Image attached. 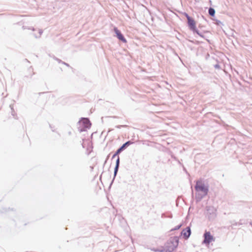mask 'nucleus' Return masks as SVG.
<instances>
[{"label":"nucleus","mask_w":252,"mask_h":252,"mask_svg":"<svg viewBox=\"0 0 252 252\" xmlns=\"http://www.w3.org/2000/svg\"><path fill=\"white\" fill-rule=\"evenodd\" d=\"M179 244V238L177 236L170 237L164 244L161 252H172L176 249Z\"/></svg>","instance_id":"nucleus-1"},{"label":"nucleus","mask_w":252,"mask_h":252,"mask_svg":"<svg viewBox=\"0 0 252 252\" xmlns=\"http://www.w3.org/2000/svg\"><path fill=\"white\" fill-rule=\"evenodd\" d=\"M186 17L188 19L189 26L191 30L195 31L198 35L201 36L198 31L196 30V23L194 20L190 17L188 14H186Z\"/></svg>","instance_id":"nucleus-2"},{"label":"nucleus","mask_w":252,"mask_h":252,"mask_svg":"<svg viewBox=\"0 0 252 252\" xmlns=\"http://www.w3.org/2000/svg\"><path fill=\"white\" fill-rule=\"evenodd\" d=\"M204 243L206 244H209V243L214 241V238L213 236L211 235L210 232H206L204 235Z\"/></svg>","instance_id":"nucleus-3"},{"label":"nucleus","mask_w":252,"mask_h":252,"mask_svg":"<svg viewBox=\"0 0 252 252\" xmlns=\"http://www.w3.org/2000/svg\"><path fill=\"white\" fill-rule=\"evenodd\" d=\"M195 189L196 190L203 191L204 192H207V189H206L203 183L200 181H198L196 182Z\"/></svg>","instance_id":"nucleus-4"},{"label":"nucleus","mask_w":252,"mask_h":252,"mask_svg":"<svg viewBox=\"0 0 252 252\" xmlns=\"http://www.w3.org/2000/svg\"><path fill=\"white\" fill-rule=\"evenodd\" d=\"M114 31L116 33L117 36L119 38V39L122 41L124 43L126 42V40L123 34L121 33V32L117 28L115 27L114 28Z\"/></svg>","instance_id":"nucleus-5"},{"label":"nucleus","mask_w":252,"mask_h":252,"mask_svg":"<svg viewBox=\"0 0 252 252\" xmlns=\"http://www.w3.org/2000/svg\"><path fill=\"white\" fill-rule=\"evenodd\" d=\"M131 143L130 141H127L125 143L123 146L120 148L116 152V153L113 156V158H114L116 156L119 155L125 148L126 146L130 145Z\"/></svg>","instance_id":"nucleus-6"},{"label":"nucleus","mask_w":252,"mask_h":252,"mask_svg":"<svg viewBox=\"0 0 252 252\" xmlns=\"http://www.w3.org/2000/svg\"><path fill=\"white\" fill-rule=\"evenodd\" d=\"M182 234L184 236L185 239H188L190 235V229L188 227L184 229L182 232Z\"/></svg>","instance_id":"nucleus-7"},{"label":"nucleus","mask_w":252,"mask_h":252,"mask_svg":"<svg viewBox=\"0 0 252 252\" xmlns=\"http://www.w3.org/2000/svg\"><path fill=\"white\" fill-rule=\"evenodd\" d=\"M81 123H82L83 126L85 127H90L91 126V124L89 121V120L87 118H83L81 121Z\"/></svg>","instance_id":"nucleus-8"},{"label":"nucleus","mask_w":252,"mask_h":252,"mask_svg":"<svg viewBox=\"0 0 252 252\" xmlns=\"http://www.w3.org/2000/svg\"><path fill=\"white\" fill-rule=\"evenodd\" d=\"M119 162H120V158L119 157H118V158L117 159V161H116V167H115V173L116 174L118 171V167H119Z\"/></svg>","instance_id":"nucleus-9"},{"label":"nucleus","mask_w":252,"mask_h":252,"mask_svg":"<svg viewBox=\"0 0 252 252\" xmlns=\"http://www.w3.org/2000/svg\"><path fill=\"white\" fill-rule=\"evenodd\" d=\"M215 10L213 8H210L209 9V13L211 16H214L215 15Z\"/></svg>","instance_id":"nucleus-10"},{"label":"nucleus","mask_w":252,"mask_h":252,"mask_svg":"<svg viewBox=\"0 0 252 252\" xmlns=\"http://www.w3.org/2000/svg\"><path fill=\"white\" fill-rule=\"evenodd\" d=\"M91 149H92V147H91ZM92 151V150H91L89 152H88V154H90Z\"/></svg>","instance_id":"nucleus-11"},{"label":"nucleus","mask_w":252,"mask_h":252,"mask_svg":"<svg viewBox=\"0 0 252 252\" xmlns=\"http://www.w3.org/2000/svg\"><path fill=\"white\" fill-rule=\"evenodd\" d=\"M180 227H181V225H180V226H179L178 227V228H177V229H179Z\"/></svg>","instance_id":"nucleus-12"}]
</instances>
